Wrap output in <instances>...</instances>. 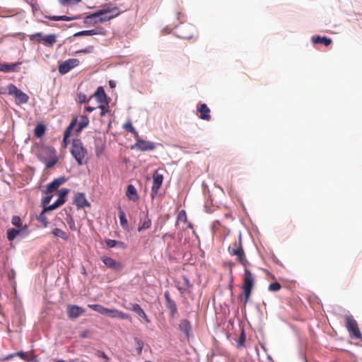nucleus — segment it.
I'll list each match as a JSON object with an SVG mask.
<instances>
[{
    "mask_svg": "<svg viewBox=\"0 0 362 362\" xmlns=\"http://www.w3.org/2000/svg\"><path fill=\"white\" fill-rule=\"evenodd\" d=\"M7 93V88L6 89H0V94Z\"/></svg>",
    "mask_w": 362,
    "mask_h": 362,
    "instance_id": "obj_61",
    "label": "nucleus"
},
{
    "mask_svg": "<svg viewBox=\"0 0 362 362\" xmlns=\"http://www.w3.org/2000/svg\"><path fill=\"white\" fill-rule=\"evenodd\" d=\"M52 234L54 237L60 238H62L64 240H67L69 238V234L66 232H65V231H64V230H61L59 228H54L52 231Z\"/></svg>",
    "mask_w": 362,
    "mask_h": 362,
    "instance_id": "obj_30",
    "label": "nucleus"
},
{
    "mask_svg": "<svg viewBox=\"0 0 362 362\" xmlns=\"http://www.w3.org/2000/svg\"><path fill=\"white\" fill-rule=\"evenodd\" d=\"M136 142L132 147V148H136L141 151H152L155 148V145L153 142L145 141L139 137H135Z\"/></svg>",
    "mask_w": 362,
    "mask_h": 362,
    "instance_id": "obj_8",
    "label": "nucleus"
},
{
    "mask_svg": "<svg viewBox=\"0 0 362 362\" xmlns=\"http://www.w3.org/2000/svg\"><path fill=\"white\" fill-rule=\"evenodd\" d=\"M45 126L42 124H37L35 128V135L37 138L42 137L45 133Z\"/></svg>",
    "mask_w": 362,
    "mask_h": 362,
    "instance_id": "obj_35",
    "label": "nucleus"
},
{
    "mask_svg": "<svg viewBox=\"0 0 362 362\" xmlns=\"http://www.w3.org/2000/svg\"><path fill=\"white\" fill-rule=\"evenodd\" d=\"M93 96L95 97L100 104L107 102V95L103 87H98Z\"/></svg>",
    "mask_w": 362,
    "mask_h": 362,
    "instance_id": "obj_24",
    "label": "nucleus"
},
{
    "mask_svg": "<svg viewBox=\"0 0 362 362\" xmlns=\"http://www.w3.org/2000/svg\"><path fill=\"white\" fill-rule=\"evenodd\" d=\"M197 110L200 113L199 117L202 119L206 121H209L211 119V110L206 104H200L197 108Z\"/></svg>",
    "mask_w": 362,
    "mask_h": 362,
    "instance_id": "obj_21",
    "label": "nucleus"
},
{
    "mask_svg": "<svg viewBox=\"0 0 362 362\" xmlns=\"http://www.w3.org/2000/svg\"><path fill=\"white\" fill-rule=\"evenodd\" d=\"M281 288V286L279 282H273L268 286V289L272 292L279 291Z\"/></svg>",
    "mask_w": 362,
    "mask_h": 362,
    "instance_id": "obj_41",
    "label": "nucleus"
},
{
    "mask_svg": "<svg viewBox=\"0 0 362 362\" xmlns=\"http://www.w3.org/2000/svg\"><path fill=\"white\" fill-rule=\"evenodd\" d=\"M136 352L138 355L141 354L144 343L141 340L136 339Z\"/></svg>",
    "mask_w": 362,
    "mask_h": 362,
    "instance_id": "obj_47",
    "label": "nucleus"
},
{
    "mask_svg": "<svg viewBox=\"0 0 362 362\" xmlns=\"http://www.w3.org/2000/svg\"><path fill=\"white\" fill-rule=\"evenodd\" d=\"M223 265L225 267H228L230 270V274L233 273V268L235 266V264L233 262H224Z\"/></svg>",
    "mask_w": 362,
    "mask_h": 362,
    "instance_id": "obj_54",
    "label": "nucleus"
},
{
    "mask_svg": "<svg viewBox=\"0 0 362 362\" xmlns=\"http://www.w3.org/2000/svg\"><path fill=\"white\" fill-rule=\"evenodd\" d=\"M66 221L67 222V224L69 225V228L72 231L76 230V226L75 224V221H74L73 217L70 214L67 215V216L66 218Z\"/></svg>",
    "mask_w": 362,
    "mask_h": 362,
    "instance_id": "obj_40",
    "label": "nucleus"
},
{
    "mask_svg": "<svg viewBox=\"0 0 362 362\" xmlns=\"http://www.w3.org/2000/svg\"><path fill=\"white\" fill-rule=\"evenodd\" d=\"M72 0H59V2L62 5H67L71 4ZM77 2L79 1V0H76Z\"/></svg>",
    "mask_w": 362,
    "mask_h": 362,
    "instance_id": "obj_55",
    "label": "nucleus"
},
{
    "mask_svg": "<svg viewBox=\"0 0 362 362\" xmlns=\"http://www.w3.org/2000/svg\"><path fill=\"white\" fill-rule=\"evenodd\" d=\"M64 182L65 178L64 177L54 179L47 185L46 193L50 194L56 191Z\"/></svg>",
    "mask_w": 362,
    "mask_h": 362,
    "instance_id": "obj_19",
    "label": "nucleus"
},
{
    "mask_svg": "<svg viewBox=\"0 0 362 362\" xmlns=\"http://www.w3.org/2000/svg\"><path fill=\"white\" fill-rule=\"evenodd\" d=\"M166 237H170L171 238H173V235H171V234H169V233H165V234L163 235V239H165Z\"/></svg>",
    "mask_w": 362,
    "mask_h": 362,
    "instance_id": "obj_60",
    "label": "nucleus"
},
{
    "mask_svg": "<svg viewBox=\"0 0 362 362\" xmlns=\"http://www.w3.org/2000/svg\"><path fill=\"white\" fill-rule=\"evenodd\" d=\"M164 297L166 301V307L170 310V317H174L176 313H177V305L175 302L170 298V295L169 291H165L164 293Z\"/></svg>",
    "mask_w": 362,
    "mask_h": 362,
    "instance_id": "obj_13",
    "label": "nucleus"
},
{
    "mask_svg": "<svg viewBox=\"0 0 362 362\" xmlns=\"http://www.w3.org/2000/svg\"><path fill=\"white\" fill-rule=\"evenodd\" d=\"M68 193H69V189H62L59 192V198L58 199H61V200H65V197L67 195Z\"/></svg>",
    "mask_w": 362,
    "mask_h": 362,
    "instance_id": "obj_48",
    "label": "nucleus"
},
{
    "mask_svg": "<svg viewBox=\"0 0 362 362\" xmlns=\"http://www.w3.org/2000/svg\"><path fill=\"white\" fill-rule=\"evenodd\" d=\"M30 41H36L38 43H42L45 46L52 47L57 42V35L55 34H49L43 35L41 33H36L29 36Z\"/></svg>",
    "mask_w": 362,
    "mask_h": 362,
    "instance_id": "obj_4",
    "label": "nucleus"
},
{
    "mask_svg": "<svg viewBox=\"0 0 362 362\" xmlns=\"http://www.w3.org/2000/svg\"><path fill=\"white\" fill-rule=\"evenodd\" d=\"M151 226V220L149 218L148 214H144V216L140 218L138 231L141 232L148 229Z\"/></svg>",
    "mask_w": 362,
    "mask_h": 362,
    "instance_id": "obj_22",
    "label": "nucleus"
},
{
    "mask_svg": "<svg viewBox=\"0 0 362 362\" xmlns=\"http://www.w3.org/2000/svg\"><path fill=\"white\" fill-rule=\"evenodd\" d=\"M76 100L79 103H88L89 101V100L87 99L86 94L83 93H78L77 94Z\"/></svg>",
    "mask_w": 362,
    "mask_h": 362,
    "instance_id": "obj_46",
    "label": "nucleus"
},
{
    "mask_svg": "<svg viewBox=\"0 0 362 362\" xmlns=\"http://www.w3.org/2000/svg\"><path fill=\"white\" fill-rule=\"evenodd\" d=\"M47 148H54L51 147V146L42 147L38 153V157L41 160H46L47 158L52 156V154L49 153L48 152L46 151V149H47Z\"/></svg>",
    "mask_w": 362,
    "mask_h": 362,
    "instance_id": "obj_33",
    "label": "nucleus"
},
{
    "mask_svg": "<svg viewBox=\"0 0 362 362\" xmlns=\"http://www.w3.org/2000/svg\"><path fill=\"white\" fill-rule=\"evenodd\" d=\"M139 317H142L146 322H150L148 316L146 315V314L145 313L144 311L143 312V314H141L139 315Z\"/></svg>",
    "mask_w": 362,
    "mask_h": 362,
    "instance_id": "obj_56",
    "label": "nucleus"
},
{
    "mask_svg": "<svg viewBox=\"0 0 362 362\" xmlns=\"http://www.w3.org/2000/svg\"><path fill=\"white\" fill-rule=\"evenodd\" d=\"M27 232H28V226L26 225L23 226L21 228H10L7 230V233H6L7 238L9 241H12L21 233H27Z\"/></svg>",
    "mask_w": 362,
    "mask_h": 362,
    "instance_id": "obj_17",
    "label": "nucleus"
},
{
    "mask_svg": "<svg viewBox=\"0 0 362 362\" xmlns=\"http://www.w3.org/2000/svg\"><path fill=\"white\" fill-rule=\"evenodd\" d=\"M179 221H184V222L187 221V215H186V213H185V211L184 210L181 211L179 213V214H178L177 223Z\"/></svg>",
    "mask_w": 362,
    "mask_h": 362,
    "instance_id": "obj_49",
    "label": "nucleus"
},
{
    "mask_svg": "<svg viewBox=\"0 0 362 362\" xmlns=\"http://www.w3.org/2000/svg\"><path fill=\"white\" fill-rule=\"evenodd\" d=\"M52 197V196L49 195V194H47V195L45 197H44L42 200V204L45 207H47L46 206L50 202Z\"/></svg>",
    "mask_w": 362,
    "mask_h": 362,
    "instance_id": "obj_53",
    "label": "nucleus"
},
{
    "mask_svg": "<svg viewBox=\"0 0 362 362\" xmlns=\"http://www.w3.org/2000/svg\"><path fill=\"white\" fill-rule=\"evenodd\" d=\"M7 93L15 98L17 105L25 104L28 102L29 96L12 83L7 86Z\"/></svg>",
    "mask_w": 362,
    "mask_h": 362,
    "instance_id": "obj_5",
    "label": "nucleus"
},
{
    "mask_svg": "<svg viewBox=\"0 0 362 362\" xmlns=\"http://www.w3.org/2000/svg\"><path fill=\"white\" fill-rule=\"evenodd\" d=\"M46 18L52 20V21H69V18L66 16H46Z\"/></svg>",
    "mask_w": 362,
    "mask_h": 362,
    "instance_id": "obj_44",
    "label": "nucleus"
},
{
    "mask_svg": "<svg viewBox=\"0 0 362 362\" xmlns=\"http://www.w3.org/2000/svg\"><path fill=\"white\" fill-rule=\"evenodd\" d=\"M106 30L103 28H95L92 30H83L74 34V36H85L94 35H105Z\"/></svg>",
    "mask_w": 362,
    "mask_h": 362,
    "instance_id": "obj_20",
    "label": "nucleus"
},
{
    "mask_svg": "<svg viewBox=\"0 0 362 362\" xmlns=\"http://www.w3.org/2000/svg\"><path fill=\"white\" fill-rule=\"evenodd\" d=\"M21 64V62H16L12 64L3 63L1 71L4 73L16 72L18 71V67Z\"/></svg>",
    "mask_w": 362,
    "mask_h": 362,
    "instance_id": "obj_26",
    "label": "nucleus"
},
{
    "mask_svg": "<svg viewBox=\"0 0 362 362\" xmlns=\"http://www.w3.org/2000/svg\"><path fill=\"white\" fill-rule=\"evenodd\" d=\"M89 124V119L86 115L81 116L80 121L78 124L77 132H80L83 128L86 127Z\"/></svg>",
    "mask_w": 362,
    "mask_h": 362,
    "instance_id": "obj_31",
    "label": "nucleus"
},
{
    "mask_svg": "<svg viewBox=\"0 0 362 362\" xmlns=\"http://www.w3.org/2000/svg\"><path fill=\"white\" fill-rule=\"evenodd\" d=\"M105 242L106 245L110 248L114 247H118L122 249H125L127 247L126 244L122 241H117L112 239H106Z\"/></svg>",
    "mask_w": 362,
    "mask_h": 362,
    "instance_id": "obj_29",
    "label": "nucleus"
},
{
    "mask_svg": "<svg viewBox=\"0 0 362 362\" xmlns=\"http://www.w3.org/2000/svg\"><path fill=\"white\" fill-rule=\"evenodd\" d=\"M228 251L230 255L235 256L236 257V262L244 268L249 267L250 266V263L248 261L243 249L241 235H239L238 240L235 241L228 247Z\"/></svg>",
    "mask_w": 362,
    "mask_h": 362,
    "instance_id": "obj_1",
    "label": "nucleus"
},
{
    "mask_svg": "<svg viewBox=\"0 0 362 362\" xmlns=\"http://www.w3.org/2000/svg\"><path fill=\"white\" fill-rule=\"evenodd\" d=\"M123 127L126 131L132 133L134 138L138 137L139 133L136 131L131 122L125 123Z\"/></svg>",
    "mask_w": 362,
    "mask_h": 362,
    "instance_id": "obj_38",
    "label": "nucleus"
},
{
    "mask_svg": "<svg viewBox=\"0 0 362 362\" xmlns=\"http://www.w3.org/2000/svg\"><path fill=\"white\" fill-rule=\"evenodd\" d=\"M179 329L182 332L188 335L192 329L190 322L185 319L181 320L179 324Z\"/></svg>",
    "mask_w": 362,
    "mask_h": 362,
    "instance_id": "obj_27",
    "label": "nucleus"
},
{
    "mask_svg": "<svg viewBox=\"0 0 362 362\" xmlns=\"http://www.w3.org/2000/svg\"><path fill=\"white\" fill-rule=\"evenodd\" d=\"M16 355L19 356L21 359H23L24 361H29L28 355L23 351H20V352L16 353Z\"/></svg>",
    "mask_w": 362,
    "mask_h": 362,
    "instance_id": "obj_52",
    "label": "nucleus"
},
{
    "mask_svg": "<svg viewBox=\"0 0 362 362\" xmlns=\"http://www.w3.org/2000/svg\"><path fill=\"white\" fill-rule=\"evenodd\" d=\"M79 64V60L77 59H69L63 62L59 66V71L62 74L68 73L71 69Z\"/></svg>",
    "mask_w": 362,
    "mask_h": 362,
    "instance_id": "obj_11",
    "label": "nucleus"
},
{
    "mask_svg": "<svg viewBox=\"0 0 362 362\" xmlns=\"http://www.w3.org/2000/svg\"><path fill=\"white\" fill-rule=\"evenodd\" d=\"M71 153L79 165L86 163V158L88 152L80 139H76L73 140Z\"/></svg>",
    "mask_w": 362,
    "mask_h": 362,
    "instance_id": "obj_2",
    "label": "nucleus"
},
{
    "mask_svg": "<svg viewBox=\"0 0 362 362\" xmlns=\"http://www.w3.org/2000/svg\"><path fill=\"white\" fill-rule=\"evenodd\" d=\"M102 315L108 316L111 318L132 320V317L129 314L124 313L117 309H109L107 308H105Z\"/></svg>",
    "mask_w": 362,
    "mask_h": 362,
    "instance_id": "obj_7",
    "label": "nucleus"
},
{
    "mask_svg": "<svg viewBox=\"0 0 362 362\" xmlns=\"http://www.w3.org/2000/svg\"><path fill=\"white\" fill-rule=\"evenodd\" d=\"M67 143H68L67 139H65V137H64L63 141H62V147L66 148L67 146Z\"/></svg>",
    "mask_w": 362,
    "mask_h": 362,
    "instance_id": "obj_57",
    "label": "nucleus"
},
{
    "mask_svg": "<svg viewBox=\"0 0 362 362\" xmlns=\"http://www.w3.org/2000/svg\"><path fill=\"white\" fill-rule=\"evenodd\" d=\"M179 284L177 288L181 293L189 291L192 287V284L186 276H182V281L179 282Z\"/></svg>",
    "mask_w": 362,
    "mask_h": 362,
    "instance_id": "obj_23",
    "label": "nucleus"
},
{
    "mask_svg": "<svg viewBox=\"0 0 362 362\" xmlns=\"http://www.w3.org/2000/svg\"><path fill=\"white\" fill-rule=\"evenodd\" d=\"M85 310L78 305H69L67 306V315L70 319L74 320L83 315Z\"/></svg>",
    "mask_w": 362,
    "mask_h": 362,
    "instance_id": "obj_12",
    "label": "nucleus"
},
{
    "mask_svg": "<svg viewBox=\"0 0 362 362\" xmlns=\"http://www.w3.org/2000/svg\"><path fill=\"white\" fill-rule=\"evenodd\" d=\"M312 41L314 44H323L325 46H329L332 43V40L327 37H321L319 35L313 36Z\"/></svg>",
    "mask_w": 362,
    "mask_h": 362,
    "instance_id": "obj_28",
    "label": "nucleus"
},
{
    "mask_svg": "<svg viewBox=\"0 0 362 362\" xmlns=\"http://www.w3.org/2000/svg\"><path fill=\"white\" fill-rule=\"evenodd\" d=\"M15 356H16V354L8 355L7 356H6L4 360H9V359H11V358H13Z\"/></svg>",
    "mask_w": 362,
    "mask_h": 362,
    "instance_id": "obj_59",
    "label": "nucleus"
},
{
    "mask_svg": "<svg viewBox=\"0 0 362 362\" xmlns=\"http://www.w3.org/2000/svg\"><path fill=\"white\" fill-rule=\"evenodd\" d=\"M127 309L131 310V311H133L135 313H136L139 316L141 315V314H143V312L144 311L141 308V306L139 305V304H136V303H131L129 304V307H127Z\"/></svg>",
    "mask_w": 362,
    "mask_h": 362,
    "instance_id": "obj_37",
    "label": "nucleus"
},
{
    "mask_svg": "<svg viewBox=\"0 0 362 362\" xmlns=\"http://www.w3.org/2000/svg\"><path fill=\"white\" fill-rule=\"evenodd\" d=\"M101 259L107 267L115 271H120L123 268L122 263L117 262L111 257H103Z\"/></svg>",
    "mask_w": 362,
    "mask_h": 362,
    "instance_id": "obj_14",
    "label": "nucleus"
},
{
    "mask_svg": "<svg viewBox=\"0 0 362 362\" xmlns=\"http://www.w3.org/2000/svg\"><path fill=\"white\" fill-rule=\"evenodd\" d=\"M99 12H105V14L101 15L99 21L107 22L119 14V11L117 7H105L99 11Z\"/></svg>",
    "mask_w": 362,
    "mask_h": 362,
    "instance_id": "obj_10",
    "label": "nucleus"
},
{
    "mask_svg": "<svg viewBox=\"0 0 362 362\" xmlns=\"http://www.w3.org/2000/svg\"><path fill=\"white\" fill-rule=\"evenodd\" d=\"M47 211H45V209L42 210V211L40 213V214L37 216V220L40 222L42 224V226L46 228L49 225V221L47 220V218L45 216V213Z\"/></svg>",
    "mask_w": 362,
    "mask_h": 362,
    "instance_id": "obj_36",
    "label": "nucleus"
},
{
    "mask_svg": "<svg viewBox=\"0 0 362 362\" xmlns=\"http://www.w3.org/2000/svg\"><path fill=\"white\" fill-rule=\"evenodd\" d=\"M88 307L91 308L92 310L99 313L100 314H103L105 307L98 305V304H93V305H88Z\"/></svg>",
    "mask_w": 362,
    "mask_h": 362,
    "instance_id": "obj_43",
    "label": "nucleus"
},
{
    "mask_svg": "<svg viewBox=\"0 0 362 362\" xmlns=\"http://www.w3.org/2000/svg\"><path fill=\"white\" fill-rule=\"evenodd\" d=\"M255 284V277L249 267L244 268L243 291L245 296L244 303L246 304L250 298L251 292Z\"/></svg>",
    "mask_w": 362,
    "mask_h": 362,
    "instance_id": "obj_3",
    "label": "nucleus"
},
{
    "mask_svg": "<svg viewBox=\"0 0 362 362\" xmlns=\"http://www.w3.org/2000/svg\"><path fill=\"white\" fill-rule=\"evenodd\" d=\"M346 327L351 337L359 339H361V333L359 330L357 322L351 315H346L344 317Z\"/></svg>",
    "mask_w": 362,
    "mask_h": 362,
    "instance_id": "obj_6",
    "label": "nucleus"
},
{
    "mask_svg": "<svg viewBox=\"0 0 362 362\" xmlns=\"http://www.w3.org/2000/svg\"><path fill=\"white\" fill-rule=\"evenodd\" d=\"M96 355L99 358H104L105 359L104 362H108L109 358L103 351H98Z\"/></svg>",
    "mask_w": 362,
    "mask_h": 362,
    "instance_id": "obj_50",
    "label": "nucleus"
},
{
    "mask_svg": "<svg viewBox=\"0 0 362 362\" xmlns=\"http://www.w3.org/2000/svg\"><path fill=\"white\" fill-rule=\"evenodd\" d=\"M78 52H81V53H86V52H88V51L87 49H83V50H80L78 51Z\"/></svg>",
    "mask_w": 362,
    "mask_h": 362,
    "instance_id": "obj_63",
    "label": "nucleus"
},
{
    "mask_svg": "<svg viewBox=\"0 0 362 362\" xmlns=\"http://www.w3.org/2000/svg\"><path fill=\"white\" fill-rule=\"evenodd\" d=\"M57 362H65V361L62 360V359H59L57 361Z\"/></svg>",
    "mask_w": 362,
    "mask_h": 362,
    "instance_id": "obj_64",
    "label": "nucleus"
},
{
    "mask_svg": "<svg viewBox=\"0 0 362 362\" xmlns=\"http://www.w3.org/2000/svg\"><path fill=\"white\" fill-rule=\"evenodd\" d=\"M99 108L101 110L100 116H105L109 112L108 103L100 104Z\"/></svg>",
    "mask_w": 362,
    "mask_h": 362,
    "instance_id": "obj_45",
    "label": "nucleus"
},
{
    "mask_svg": "<svg viewBox=\"0 0 362 362\" xmlns=\"http://www.w3.org/2000/svg\"><path fill=\"white\" fill-rule=\"evenodd\" d=\"M86 111L90 112H93L95 110V107H90V106H87V107H86Z\"/></svg>",
    "mask_w": 362,
    "mask_h": 362,
    "instance_id": "obj_58",
    "label": "nucleus"
},
{
    "mask_svg": "<svg viewBox=\"0 0 362 362\" xmlns=\"http://www.w3.org/2000/svg\"><path fill=\"white\" fill-rule=\"evenodd\" d=\"M163 182V175L158 173V170H156L153 174V185L151 187V197H154L158 194L159 189L160 188Z\"/></svg>",
    "mask_w": 362,
    "mask_h": 362,
    "instance_id": "obj_9",
    "label": "nucleus"
},
{
    "mask_svg": "<svg viewBox=\"0 0 362 362\" xmlns=\"http://www.w3.org/2000/svg\"><path fill=\"white\" fill-rule=\"evenodd\" d=\"M74 202L79 209H83L86 206H90V204L86 199L83 193H77L75 194Z\"/></svg>",
    "mask_w": 362,
    "mask_h": 362,
    "instance_id": "obj_18",
    "label": "nucleus"
},
{
    "mask_svg": "<svg viewBox=\"0 0 362 362\" xmlns=\"http://www.w3.org/2000/svg\"><path fill=\"white\" fill-rule=\"evenodd\" d=\"M46 151L52 154V156L42 161L45 163L47 168H51L59 161V158L56 154V150L54 148H47L46 149Z\"/></svg>",
    "mask_w": 362,
    "mask_h": 362,
    "instance_id": "obj_15",
    "label": "nucleus"
},
{
    "mask_svg": "<svg viewBox=\"0 0 362 362\" xmlns=\"http://www.w3.org/2000/svg\"><path fill=\"white\" fill-rule=\"evenodd\" d=\"M77 122L76 117H74L72 119L71 122H70L69 125L66 127V130L64 133V137H65V139H68V138L71 135V132L74 127H75L76 124Z\"/></svg>",
    "mask_w": 362,
    "mask_h": 362,
    "instance_id": "obj_32",
    "label": "nucleus"
},
{
    "mask_svg": "<svg viewBox=\"0 0 362 362\" xmlns=\"http://www.w3.org/2000/svg\"><path fill=\"white\" fill-rule=\"evenodd\" d=\"M64 202H65V200H61V199H58L54 204H52L47 207H45V211H49L54 210V209H57V207H59V206L62 205Z\"/></svg>",
    "mask_w": 362,
    "mask_h": 362,
    "instance_id": "obj_39",
    "label": "nucleus"
},
{
    "mask_svg": "<svg viewBox=\"0 0 362 362\" xmlns=\"http://www.w3.org/2000/svg\"><path fill=\"white\" fill-rule=\"evenodd\" d=\"M105 14V12H99L97 11L93 14L87 16L84 18V23L86 25H95L99 23H103V21H99L101 18V15Z\"/></svg>",
    "mask_w": 362,
    "mask_h": 362,
    "instance_id": "obj_16",
    "label": "nucleus"
},
{
    "mask_svg": "<svg viewBox=\"0 0 362 362\" xmlns=\"http://www.w3.org/2000/svg\"><path fill=\"white\" fill-rule=\"evenodd\" d=\"M11 223L18 227V228H21L23 227L22 226V221L21 218L18 216H13L11 219Z\"/></svg>",
    "mask_w": 362,
    "mask_h": 362,
    "instance_id": "obj_42",
    "label": "nucleus"
},
{
    "mask_svg": "<svg viewBox=\"0 0 362 362\" xmlns=\"http://www.w3.org/2000/svg\"><path fill=\"white\" fill-rule=\"evenodd\" d=\"M245 341V334L243 332L240 336V338H239V340L238 341V346L240 347V346H243L244 345V343Z\"/></svg>",
    "mask_w": 362,
    "mask_h": 362,
    "instance_id": "obj_51",
    "label": "nucleus"
},
{
    "mask_svg": "<svg viewBox=\"0 0 362 362\" xmlns=\"http://www.w3.org/2000/svg\"><path fill=\"white\" fill-rule=\"evenodd\" d=\"M25 1H26L28 4H30L33 6V8H34V7H35V5H34V4H33V0H25Z\"/></svg>",
    "mask_w": 362,
    "mask_h": 362,
    "instance_id": "obj_62",
    "label": "nucleus"
},
{
    "mask_svg": "<svg viewBox=\"0 0 362 362\" xmlns=\"http://www.w3.org/2000/svg\"><path fill=\"white\" fill-rule=\"evenodd\" d=\"M126 195L129 200H132L134 202L138 200V199H139L136 189L135 188V187L133 185H129L127 186Z\"/></svg>",
    "mask_w": 362,
    "mask_h": 362,
    "instance_id": "obj_25",
    "label": "nucleus"
},
{
    "mask_svg": "<svg viewBox=\"0 0 362 362\" xmlns=\"http://www.w3.org/2000/svg\"><path fill=\"white\" fill-rule=\"evenodd\" d=\"M119 218L121 226L127 230L128 228V221L126 218V214L122 210H119Z\"/></svg>",
    "mask_w": 362,
    "mask_h": 362,
    "instance_id": "obj_34",
    "label": "nucleus"
}]
</instances>
